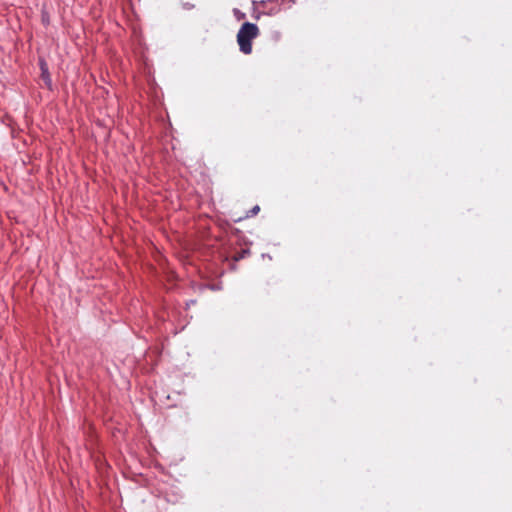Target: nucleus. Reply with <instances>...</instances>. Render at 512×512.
<instances>
[{
  "mask_svg": "<svg viewBox=\"0 0 512 512\" xmlns=\"http://www.w3.org/2000/svg\"><path fill=\"white\" fill-rule=\"evenodd\" d=\"M259 35V28L257 24L252 22H245L242 24L238 34L237 42L240 51L246 55L252 52V41Z\"/></svg>",
  "mask_w": 512,
  "mask_h": 512,
  "instance_id": "1",
  "label": "nucleus"
},
{
  "mask_svg": "<svg viewBox=\"0 0 512 512\" xmlns=\"http://www.w3.org/2000/svg\"><path fill=\"white\" fill-rule=\"evenodd\" d=\"M248 253H249L248 250H242V251H240V252L235 254L234 260L235 261H239V260L245 258L246 254H248Z\"/></svg>",
  "mask_w": 512,
  "mask_h": 512,
  "instance_id": "2",
  "label": "nucleus"
},
{
  "mask_svg": "<svg viewBox=\"0 0 512 512\" xmlns=\"http://www.w3.org/2000/svg\"><path fill=\"white\" fill-rule=\"evenodd\" d=\"M260 208L258 205L254 206L252 209H251V215H255L259 212Z\"/></svg>",
  "mask_w": 512,
  "mask_h": 512,
  "instance_id": "3",
  "label": "nucleus"
}]
</instances>
